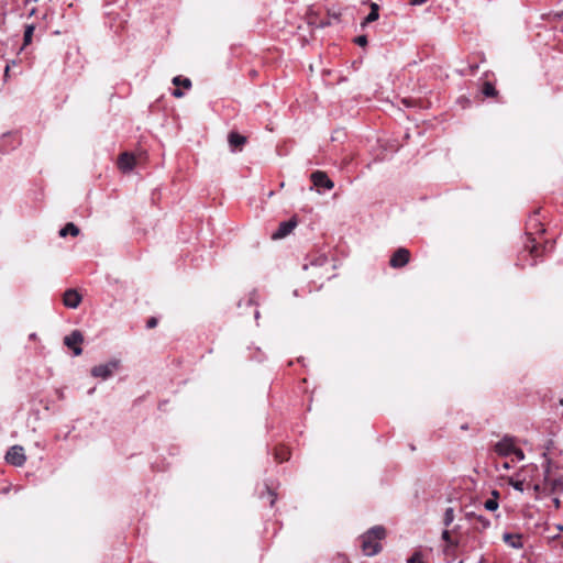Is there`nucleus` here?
<instances>
[{
	"instance_id": "nucleus-1",
	"label": "nucleus",
	"mask_w": 563,
	"mask_h": 563,
	"mask_svg": "<svg viewBox=\"0 0 563 563\" xmlns=\"http://www.w3.org/2000/svg\"><path fill=\"white\" fill-rule=\"evenodd\" d=\"M385 537V529L382 526L371 528L361 537V547L365 555L372 556L377 554L382 547L379 541Z\"/></svg>"
},
{
	"instance_id": "nucleus-2",
	"label": "nucleus",
	"mask_w": 563,
	"mask_h": 563,
	"mask_svg": "<svg viewBox=\"0 0 563 563\" xmlns=\"http://www.w3.org/2000/svg\"><path fill=\"white\" fill-rule=\"evenodd\" d=\"M120 361L111 360L104 364L96 365L91 368V375L101 379L110 378L113 373L119 368Z\"/></svg>"
},
{
	"instance_id": "nucleus-3",
	"label": "nucleus",
	"mask_w": 563,
	"mask_h": 563,
	"mask_svg": "<svg viewBox=\"0 0 563 563\" xmlns=\"http://www.w3.org/2000/svg\"><path fill=\"white\" fill-rule=\"evenodd\" d=\"M84 342V335L79 330H74L64 338V344L71 349L76 356L82 353L80 344Z\"/></svg>"
},
{
	"instance_id": "nucleus-4",
	"label": "nucleus",
	"mask_w": 563,
	"mask_h": 563,
	"mask_svg": "<svg viewBox=\"0 0 563 563\" xmlns=\"http://www.w3.org/2000/svg\"><path fill=\"white\" fill-rule=\"evenodd\" d=\"M5 461L13 466H22L26 461L23 448L21 445L11 446L5 454Z\"/></svg>"
},
{
	"instance_id": "nucleus-5",
	"label": "nucleus",
	"mask_w": 563,
	"mask_h": 563,
	"mask_svg": "<svg viewBox=\"0 0 563 563\" xmlns=\"http://www.w3.org/2000/svg\"><path fill=\"white\" fill-rule=\"evenodd\" d=\"M310 180L318 189L331 190L334 183L329 178L325 172L316 170L310 175Z\"/></svg>"
},
{
	"instance_id": "nucleus-6",
	"label": "nucleus",
	"mask_w": 563,
	"mask_h": 563,
	"mask_svg": "<svg viewBox=\"0 0 563 563\" xmlns=\"http://www.w3.org/2000/svg\"><path fill=\"white\" fill-rule=\"evenodd\" d=\"M410 252L405 247H399L390 257L389 265L393 268H401L408 264Z\"/></svg>"
},
{
	"instance_id": "nucleus-7",
	"label": "nucleus",
	"mask_w": 563,
	"mask_h": 563,
	"mask_svg": "<svg viewBox=\"0 0 563 563\" xmlns=\"http://www.w3.org/2000/svg\"><path fill=\"white\" fill-rule=\"evenodd\" d=\"M495 452L500 456H508L515 451V442L511 437L505 435L495 444Z\"/></svg>"
},
{
	"instance_id": "nucleus-8",
	"label": "nucleus",
	"mask_w": 563,
	"mask_h": 563,
	"mask_svg": "<svg viewBox=\"0 0 563 563\" xmlns=\"http://www.w3.org/2000/svg\"><path fill=\"white\" fill-rule=\"evenodd\" d=\"M297 220L291 218L287 221L279 223L278 229L272 234L273 240H279L286 238L296 228Z\"/></svg>"
},
{
	"instance_id": "nucleus-9",
	"label": "nucleus",
	"mask_w": 563,
	"mask_h": 563,
	"mask_svg": "<svg viewBox=\"0 0 563 563\" xmlns=\"http://www.w3.org/2000/svg\"><path fill=\"white\" fill-rule=\"evenodd\" d=\"M81 302V296L76 289H67L63 296V303L70 309H76Z\"/></svg>"
},
{
	"instance_id": "nucleus-10",
	"label": "nucleus",
	"mask_w": 563,
	"mask_h": 563,
	"mask_svg": "<svg viewBox=\"0 0 563 563\" xmlns=\"http://www.w3.org/2000/svg\"><path fill=\"white\" fill-rule=\"evenodd\" d=\"M308 261V263L303 264V269H308L309 267L322 268L323 266L330 265V260L325 254L310 256Z\"/></svg>"
},
{
	"instance_id": "nucleus-11",
	"label": "nucleus",
	"mask_w": 563,
	"mask_h": 563,
	"mask_svg": "<svg viewBox=\"0 0 563 563\" xmlns=\"http://www.w3.org/2000/svg\"><path fill=\"white\" fill-rule=\"evenodd\" d=\"M134 165L135 157L132 154L128 152L120 154L118 159V166L123 173L131 172L134 168Z\"/></svg>"
},
{
	"instance_id": "nucleus-12",
	"label": "nucleus",
	"mask_w": 563,
	"mask_h": 563,
	"mask_svg": "<svg viewBox=\"0 0 563 563\" xmlns=\"http://www.w3.org/2000/svg\"><path fill=\"white\" fill-rule=\"evenodd\" d=\"M228 141L232 151H241L243 145L246 143V137L238 132H230Z\"/></svg>"
},
{
	"instance_id": "nucleus-13",
	"label": "nucleus",
	"mask_w": 563,
	"mask_h": 563,
	"mask_svg": "<svg viewBox=\"0 0 563 563\" xmlns=\"http://www.w3.org/2000/svg\"><path fill=\"white\" fill-rule=\"evenodd\" d=\"M466 516L468 519H471V518L474 519V526L477 530H485L490 527V520L482 515H475L473 512H468Z\"/></svg>"
},
{
	"instance_id": "nucleus-14",
	"label": "nucleus",
	"mask_w": 563,
	"mask_h": 563,
	"mask_svg": "<svg viewBox=\"0 0 563 563\" xmlns=\"http://www.w3.org/2000/svg\"><path fill=\"white\" fill-rule=\"evenodd\" d=\"M504 541L514 549H521L523 547V542L520 534L514 533H505L503 537Z\"/></svg>"
},
{
	"instance_id": "nucleus-15",
	"label": "nucleus",
	"mask_w": 563,
	"mask_h": 563,
	"mask_svg": "<svg viewBox=\"0 0 563 563\" xmlns=\"http://www.w3.org/2000/svg\"><path fill=\"white\" fill-rule=\"evenodd\" d=\"M378 18H379V7L377 3L373 2L371 4V12L367 14V16L364 19V21L362 22L361 25L364 27L368 23H372V22L378 20Z\"/></svg>"
},
{
	"instance_id": "nucleus-16",
	"label": "nucleus",
	"mask_w": 563,
	"mask_h": 563,
	"mask_svg": "<svg viewBox=\"0 0 563 563\" xmlns=\"http://www.w3.org/2000/svg\"><path fill=\"white\" fill-rule=\"evenodd\" d=\"M35 31V24H26L24 27V34H23V47H26L30 45L33 41V35Z\"/></svg>"
},
{
	"instance_id": "nucleus-17",
	"label": "nucleus",
	"mask_w": 563,
	"mask_h": 563,
	"mask_svg": "<svg viewBox=\"0 0 563 563\" xmlns=\"http://www.w3.org/2000/svg\"><path fill=\"white\" fill-rule=\"evenodd\" d=\"M68 234L77 236L79 234V228L71 222L67 223L64 228L60 229L59 235L65 238Z\"/></svg>"
},
{
	"instance_id": "nucleus-18",
	"label": "nucleus",
	"mask_w": 563,
	"mask_h": 563,
	"mask_svg": "<svg viewBox=\"0 0 563 563\" xmlns=\"http://www.w3.org/2000/svg\"><path fill=\"white\" fill-rule=\"evenodd\" d=\"M494 498L487 499L484 503V507L488 511H495L498 508V501L497 498L499 496V493L497 490H493Z\"/></svg>"
},
{
	"instance_id": "nucleus-19",
	"label": "nucleus",
	"mask_w": 563,
	"mask_h": 563,
	"mask_svg": "<svg viewBox=\"0 0 563 563\" xmlns=\"http://www.w3.org/2000/svg\"><path fill=\"white\" fill-rule=\"evenodd\" d=\"M442 540L446 543L448 548H456L457 541L453 540L449 530H443L441 534Z\"/></svg>"
},
{
	"instance_id": "nucleus-20",
	"label": "nucleus",
	"mask_w": 563,
	"mask_h": 563,
	"mask_svg": "<svg viewBox=\"0 0 563 563\" xmlns=\"http://www.w3.org/2000/svg\"><path fill=\"white\" fill-rule=\"evenodd\" d=\"M482 91H483L484 96L489 97V98L495 97L497 95V90H496L495 86L489 81L484 82Z\"/></svg>"
},
{
	"instance_id": "nucleus-21",
	"label": "nucleus",
	"mask_w": 563,
	"mask_h": 563,
	"mask_svg": "<svg viewBox=\"0 0 563 563\" xmlns=\"http://www.w3.org/2000/svg\"><path fill=\"white\" fill-rule=\"evenodd\" d=\"M172 81L175 86H183L184 88H187V89H189L191 87V80L189 78H185L181 76L174 77Z\"/></svg>"
},
{
	"instance_id": "nucleus-22",
	"label": "nucleus",
	"mask_w": 563,
	"mask_h": 563,
	"mask_svg": "<svg viewBox=\"0 0 563 563\" xmlns=\"http://www.w3.org/2000/svg\"><path fill=\"white\" fill-rule=\"evenodd\" d=\"M454 521V509L449 507L445 509L443 515V525L449 527Z\"/></svg>"
},
{
	"instance_id": "nucleus-23",
	"label": "nucleus",
	"mask_w": 563,
	"mask_h": 563,
	"mask_svg": "<svg viewBox=\"0 0 563 563\" xmlns=\"http://www.w3.org/2000/svg\"><path fill=\"white\" fill-rule=\"evenodd\" d=\"M275 459L279 463L285 462V461H287L289 459V453L285 449L276 450Z\"/></svg>"
},
{
	"instance_id": "nucleus-24",
	"label": "nucleus",
	"mask_w": 563,
	"mask_h": 563,
	"mask_svg": "<svg viewBox=\"0 0 563 563\" xmlns=\"http://www.w3.org/2000/svg\"><path fill=\"white\" fill-rule=\"evenodd\" d=\"M354 43L358 46H366L367 45V36L366 35H358L354 38Z\"/></svg>"
},
{
	"instance_id": "nucleus-25",
	"label": "nucleus",
	"mask_w": 563,
	"mask_h": 563,
	"mask_svg": "<svg viewBox=\"0 0 563 563\" xmlns=\"http://www.w3.org/2000/svg\"><path fill=\"white\" fill-rule=\"evenodd\" d=\"M511 486L518 490V492H523L525 490V482L523 481H516V482H512L511 483Z\"/></svg>"
},
{
	"instance_id": "nucleus-26",
	"label": "nucleus",
	"mask_w": 563,
	"mask_h": 563,
	"mask_svg": "<svg viewBox=\"0 0 563 563\" xmlns=\"http://www.w3.org/2000/svg\"><path fill=\"white\" fill-rule=\"evenodd\" d=\"M332 563H350L349 559L344 554H338L333 558Z\"/></svg>"
},
{
	"instance_id": "nucleus-27",
	"label": "nucleus",
	"mask_w": 563,
	"mask_h": 563,
	"mask_svg": "<svg viewBox=\"0 0 563 563\" xmlns=\"http://www.w3.org/2000/svg\"><path fill=\"white\" fill-rule=\"evenodd\" d=\"M157 319L155 317H151L147 321H146V328L147 329H153L157 325Z\"/></svg>"
},
{
	"instance_id": "nucleus-28",
	"label": "nucleus",
	"mask_w": 563,
	"mask_h": 563,
	"mask_svg": "<svg viewBox=\"0 0 563 563\" xmlns=\"http://www.w3.org/2000/svg\"><path fill=\"white\" fill-rule=\"evenodd\" d=\"M512 454L516 455V457L518 460H520V461L525 459L523 451L521 449L516 448V446H515V451H512Z\"/></svg>"
},
{
	"instance_id": "nucleus-29",
	"label": "nucleus",
	"mask_w": 563,
	"mask_h": 563,
	"mask_svg": "<svg viewBox=\"0 0 563 563\" xmlns=\"http://www.w3.org/2000/svg\"><path fill=\"white\" fill-rule=\"evenodd\" d=\"M172 96H174L175 98H181L184 96V92L180 89H174Z\"/></svg>"
},
{
	"instance_id": "nucleus-30",
	"label": "nucleus",
	"mask_w": 563,
	"mask_h": 563,
	"mask_svg": "<svg viewBox=\"0 0 563 563\" xmlns=\"http://www.w3.org/2000/svg\"><path fill=\"white\" fill-rule=\"evenodd\" d=\"M538 252H539V247H538V245H537V244H533V245L531 246V251H530L531 255H532L533 257H536V256H538Z\"/></svg>"
},
{
	"instance_id": "nucleus-31",
	"label": "nucleus",
	"mask_w": 563,
	"mask_h": 563,
	"mask_svg": "<svg viewBox=\"0 0 563 563\" xmlns=\"http://www.w3.org/2000/svg\"><path fill=\"white\" fill-rule=\"evenodd\" d=\"M428 0H410L409 3L411 5H421L423 3H426Z\"/></svg>"
},
{
	"instance_id": "nucleus-32",
	"label": "nucleus",
	"mask_w": 563,
	"mask_h": 563,
	"mask_svg": "<svg viewBox=\"0 0 563 563\" xmlns=\"http://www.w3.org/2000/svg\"><path fill=\"white\" fill-rule=\"evenodd\" d=\"M537 214H538V212H534V214L530 217L529 225H532V223H536V224L538 223Z\"/></svg>"
},
{
	"instance_id": "nucleus-33",
	"label": "nucleus",
	"mask_w": 563,
	"mask_h": 563,
	"mask_svg": "<svg viewBox=\"0 0 563 563\" xmlns=\"http://www.w3.org/2000/svg\"><path fill=\"white\" fill-rule=\"evenodd\" d=\"M268 495L271 497L269 504H271V506H274L275 500H276V495L272 490H269V489H268Z\"/></svg>"
},
{
	"instance_id": "nucleus-34",
	"label": "nucleus",
	"mask_w": 563,
	"mask_h": 563,
	"mask_svg": "<svg viewBox=\"0 0 563 563\" xmlns=\"http://www.w3.org/2000/svg\"><path fill=\"white\" fill-rule=\"evenodd\" d=\"M553 504H554L556 509H559L561 507V501H560L559 498H553Z\"/></svg>"
},
{
	"instance_id": "nucleus-35",
	"label": "nucleus",
	"mask_w": 563,
	"mask_h": 563,
	"mask_svg": "<svg viewBox=\"0 0 563 563\" xmlns=\"http://www.w3.org/2000/svg\"><path fill=\"white\" fill-rule=\"evenodd\" d=\"M335 134H336V136H332V140H333V141H338V140L340 139V134H341V132H340V131H336V132H335Z\"/></svg>"
},
{
	"instance_id": "nucleus-36",
	"label": "nucleus",
	"mask_w": 563,
	"mask_h": 563,
	"mask_svg": "<svg viewBox=\"0 0 563 563\" xmlns=\"http://www.w3.org/2000/svg\"><path fill=\"white\" fill-rule=\"evenodd\" d=\"M35 12H36V8H32V9L30 10V12H29V16L34 15V14H35Z\"/></svg>"
},
{
	"instance_id": "nucleus-37",
	"label": "nucleus",
	"mask_w": 563,
	"mask_h": 563,
	"mask_svg": "<svg viewBox=\"0 0 563 563\" xmlns=\"http://www.w3.org/2000/svg\"><path fill=\"white\" fill-rule=\"evenodd\" d=\"M9 71H10V67L9 65L5 66V69H4V76H8L9 75Z\"/></svg>"
},
{
	"instance_id": "nucleus-38",
	"label": "nucleus",
	"mask_w": 563,
	"mask_h": 563,
	"mask_svg": "<svg viewBox=\"0 0 563 563\" xmlns=\"http://www.w3.org/2000/svg\"><path fill=\"white\" fill-rule=\"evenodd\" d=\"M29 339H30V340H34V339H36V333H31V334L29 335Z\"/></svg>"
},
{
	"instance_id": "nucleus-39",
	"label": "nucleus",
	"mask_w": 563,
	"mask_h": 563,
	"mask_svg": "<svg viewBox=\"0 0 563 563\" xmlns=\"http://www.w3.org/2000/svg\"><path fill=\"white\" fill-rule=\"evenodd\" d=\"M461 429H462V430H467V429H468V426H467L466 423H465V424H462V426H461Z\"/></svg>"
},
{
	"instance_id": "nucleus-40",
	"label": "nucleus",
	"mask_w": 563,
	"mask_h": 563,
	"mask_svg": "<svg viewBox=\"0 0 563 563\" xmlns=\"http://www.w3.org/2000/svg\"><path fill=\"white\" fill-rule=\"evenodd\" d=\"M472 69H473V71H475L476 69H478V66L475 65V66L472 67Z\"/></svg>"
},
{
	"instance_id": "nucleus-41",
	"label": "nucleus",
	"mask_w": 563,
	"mask_h": 563,
	"mask_svg": "<svg viewBox=\"0 0 563 563\" xmlns=\"http://www.w3.org/2000/svg\"><path fill=\"white\" fill-rule=\"evenodd\" d=\"M258 317H260V312H258V311H256V312H255V318L257 319Z\"/></svg>"
},
{
	"instance_id": "nucleus-42",
	"label": "nucleus",
	"mask_w": 563,
	"mask_h": 563,
	"mask_svg": "<svg viewBox=\"0 0 563 563\" xmlns=\"http://www.w3.org/2000/svg\"><path fill=\"white\" fill-rule=\"evenodd\" d=\"M559 404L563 406V398L560 399Z\"/></svg>"
},
{
	"instance_id": "nucleus-43",
	"label": "nucleus",
	"mask_w": 563,
	"mask_h": 563,
	"mask_svg": "<svg viewBox=\"0 0 563 563\" xmlns=\"http://www.w3.org/2000/svg\"><path fill=\"white\" fill-rule=\"evenodd\" d=\"M534 489H536V490H539V485H538V484H537V485H534Z\"/></svg>"
},
{
	"instance_id": "nucleus-44",
	"label": "nucleus",
	"mask_w": 563,
	"mask_h": 563,
	"mask_svg": "<svg viewBox=\"0 0 563 563\" xmlns=\"http://www.w3.org/2000/svg\"><path fill=\"white\" fill-rule=\"evenodd\" d=\"M558 528L563 531V526H559Z\"/></svg>"
}]
</instances>
